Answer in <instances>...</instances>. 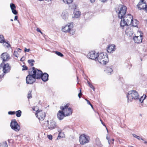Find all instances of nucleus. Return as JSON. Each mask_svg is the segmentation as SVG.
Instances as JSON below:
<instances>
[{
    "mask_svg": "<svg viewBox=\"0 0 147 147\" xmlns=\"http://www.w3.org/2000/svg\"><path fill=\"white\" fill-rule=\"evenodd\" d=\"M11 10L13 13V14H14V15L17 14L18 12L15 9H12Z\"/></svg>",
    "mask_w": 147,
    "mask_h": 147,
    "instance_id": "4c0bfd02",
    "label": "nucleus"
},
{
    "mask_svg": "<svg viewBox=\"0 0 147 147\" xmlns=\"http://www.w3.org/2000/svg\"><path fill=\"white\" fill-rule=\"evenodd\" d=\"M142 35L140 34V36H135L133 38L134 40L135 43H140L142 41Z\"/></svg>",
    "mask_w": 147,
    "mask_h": 147,
    "instance_id": "4468645a",
    "label": "nucleus"
},
{
    "mask_svg": "<svg viewBox=\"0 0 147 147\" xmlns=\"http://www.w3.org/2000/svg\"><path fill=\"white\" fill-rule=\"evenodd\" d=\"M74 16L73 17V18H79L81 14V12L79 11H75L74 12Z\"/></svg>",
    "mask_w": 147,
    "mask_h": 147,
    "instance_id": "6ab92c4d",
    "label": "nucleus"
},
{
    "mask_svg": "<svg viewBox=\"0 0 147 147\" xmlns=\"http://www.w3.org/2000/svg\"><path fill=\"white\" fill-rule=\"evenodd\" d=\"M48 74L47 73H45L43 74H42L41 75V78L43 81L46 82L48 80Z\"/></svg>",
    "mask_w": 147,
    "mask_h": 147,
    "instance_id": "a211bd4d",
    "label": "nucleus"
},
{
    "mask_svg": "<svg viewBox=\"0 0 147 147\" xmlns=\"http://www.w3.org/2000/svg\"><path fill=\"white\" fill-rule=\"evenodd\" d=\"M106 129H107V132H108V130H107V128H106Z\"/></svg>",
    "mask_w": 147,
    "mask_h": 147,
    "instance_id": "774afa93",
    "label": "nucleus"
},
{
    "mask_svg": "<svg viewBox=\"0 0 147 147\" xmlns=\"http://www.w3.org/2000/svg\"><path fill=\"white\" fill-rule=\"evenodd\" d=\"M113 71V70L112 68L108 67L107 68L106 70V73L109 75L111 74V73Z\"/></svg>",
    "mask_w": 147,
    "mask_h": 147,
    "instance_id": "4be33fe9",
    "label": "nucleus"
},
{
    "mask_svg": "<svg viewBox=\"0 0 147 147\" xmlns=\"http://www.w3.org/2000/svg\"><path fill=\"white\" fill-rule=\"evenodd\" d=\"M90 105L91 106L92 108L93 109V106L92 105V104H91V105Z\"/></svg>",
    "mask_w": 147,
    "mask_h": 147,
    "instance_id": "052dcab7",
    "label": "nucleus"
},
{
    "mask_svg": "<svg viewBox=\"0 0 147 147\" xmlns=\"http://www.w3.org/2000/svg\"><path fill=\"white\" fill-rule=\"evenodd\" d=\"M15 111H10L8 112V114L10 115H14L15 114Z\"/></svg>",
    "mask_w": 147,
    "mask_h": 147,
    "instance_id": "ea45409f",
    "label": "nucleus"
},
{
    "mask_svg": "<svg viewBox=\"0 0 147 147\" xmlns=\"http://www.w3.org/2000/svg\"><path fill=\"white\" fill-rule=\"evenodd\" d=\"M100 121L102 122V120L101 119H100Z\"/></svg>",
    "mask_w": 147,
    "mask_h": 147,
    "instance_id": "338daca9",
    "label": "nucleus"
},
{
    "mask_svg": "<svg viewBox=\"0 0 147 147\" xmlns=\"http://www.w3.org/2000/svg\"><path fill=\"white\" fill-rule=\"evenodd\" d=\"M112 141H113V142H112V143L113 144V142L114 141V139H112Z\"/></svg>",
    "mask_w": 147,
    "mask_h": 147,
    "instance_id": "13d9d810",
    "label": "nucleus"
},
{
    "mask_svg": "<svg viewBox=\"0 0 147 147\" xmlns=\"http://www.w3.org/2000/svg\"><path fill=\"white\" fill-rule=\"evenodd\" d=\"M30 51V49H26V47L24 48V51L25 52H29Z\"/></svg>",
    "mask_w": 147,
    "mask_h": 147,
    "instance_id": "79ce46f5",
    "label": "nucleus"
},
{
    "mask_svg": "<svg viewBox=\"0 0 147 147\" xmlns=\"http://www.w3.org/2000/svg\"><path fill=\"white\" fill-rule=\"evenodd\" d=\"M106 139L108 140V142L109 144H110L111 143V140H109V138L107 136Z\"/></svg>",
    "mask_w": 147,
    "mask_h": 147,
    "instance_id": "37998d69",
    "label": "nucleus"
},
{
    "mask_svg": "<svg viewBox=\"0 0 147 147\" xmlns=\"http://www.w3.org/2000/svg\"><path fill=\"white\" fill-rule=\"evenodd\" d=\"M127 9V7L125 6L120 5L117 10H116V12L118 13L119 18L121 19V21L123 20L128 15L125 16Z\"/></svg>",
    "mask_w": 147,
    "mask_h": 147,
    "instance_id": "7ed1b4c3",
    "label": "nucleus"
},
{
    "mask_svg": "<svg viewBox=\"0 0 147 147\" xmlns=\"http://www.w3.org/2000/svg\"><path fill=\"white\" fill-rule=\"evenodd\" d=\"M23 68L22 69V70H26L28 69V67L26 65H23L22 66Z\"/></svg>",
    "mask_w": 147,
    "mask_h": 147,
    "instance_id": "e433bc0d",
    "label": "nucleus"
},
{
    "mask_svg": "<svg viewBox=\"0 0 147 147\" xmlns=\"http://www.w3.org/2000/svg\"><path fill=\"white\" fill-rule=\"evenodd\" d=\"M97 53L96 54L94 52L91 51L89 53L88 55V56L89 57V58L92 59H95L96 61V58H97Z\"/></svg>",
    "mask_w": 147,
    "mask_h": 147,
    "instance_id": "2eb2a0df",
    "label": "nucleus"
},
{
    "mask_svg": "<svg viewBox=\"0 0 147 147\" xmlns=\"http://www.w3.org/2000/svg\"><path fill=\"white\" fill-rule=\"evenodd\" d=\"M48 138L51 140L52 139V136L51 135H49L47 136Z\"/></svg>",
    "mask_w": 147,
    "mask_h": 147,
    "instance_id": "a19ab883",
    "label": "nucleus"
},
{
    "mask_svg": "<svg viewBox=\"0 0 147 147\" xmlns=\"http://www.w3.org/2000/svg\"><path fill=\"white\" fill-rule=\"evenodd\" d=\"M64 136V134L61 132H59L58 137V139H59L60 138H63Z\"/></svg>",
    "mask_w": 147,
    "mask_h": 147,
    "instance_id": "cd10ccee",
    "label": "nucleus"
},
{
    "mask_svg": "<svg viewBox=\"0 0 147 147\" xmlns=\"http://www.w3.org/2000/svg\"><path fill=\"white\" fill-rule=\"evenodd\" d=\"M10 6L11 10L12 9H15L16 8V7L15 4L13 3L10 4Z\"/></svg>",
    "mask_w": 147,
    "mask_h": 147,
    "instance_id": "72a5a7b5",
    "label": "nucleus"
},
{
    "mask_svg": "<svg viewBox=\"0 0 147 147\" xmlns=\"http://www.w3.org/2000/svg\"><path fill=\"white\" fill-rule=\"evenodd\" d=\"M40 33H41L42 34H43V33H42V32L41 31H40Z\"/></svg>",
    "mask_w": 147,
    "mask_h": 147,
    "instance_id": "e2e57ef3",
    "label": "nucleus"
},
{
    "mask_svg": "<svg viewBox=\"0 0 147 147\" xmlns=\"http://www.w3.org/2000/svg\"><path fill=\"white\" fill-rule=\"evenodd\" d=\"M144 143L145 144H147V142L146 141H144Z\"/></svg>",
    "mask_w": 147,
    "mask_h": 147,
    "instance_id": "bf43d9fd",
    "label": "nucleus"
},
{
    "mask_svg": "<svg viewBox=\"0 0 147 147\" xmlns=\"http://www.w3.org/2000/svg\"><path fill=\"white\" fill-rule=\"evenodd\" d=\"M87 82L88 84L89 85V86L90 88H91L93 87V86L91 83H90L89 81H88Z\"/></svg>",
    "mask_w": 147,
    "mask_h": 147,
    "instance_id": "c03bdc74",
    "label": "nucleus"
},
{
    "mask_svg": "<svg viewBox=\"0 0 147 147\" xmlns=\"http://www.w3.org/2000/svg\"><path fill=\"white\" fill-rule=\"evenodd\" d=\"M141 139L142 140H144V139L142 138H141Z\"/></svg>",
    "mask_w": 147,
    "mask_h": 147,
    "instance_id": "69168bd1",
    "label": "nucleus"
},
{
    "mask_svg": "<svg viewBox=\"0 0 147 147\" xmlns=\"http://www.w3.org/2000/svg\"><path fill=\"white\" fill-rule=\"evenodd\" d=\"M93 90H94V91L95 90V88L94 87V86H93L91 88Z\"/></svg>",
    "mask_w": 147,
    "mask_h": 147,
    "instance_id": "6e6d98bb",
    "label": "nucleus"
},
{
    "mask_svg": "<svg viewBox=\"0 0 147 147\" xmlns=\"http://www.w3.org/2000/svg\"><path fill=\"white\" fill-rule=\"evenodd\" d=\"M4 42V38L2 35H0V43H2Z\"/></svg>",
    "mask_w": 147,
    "mask_h": 147,
    "instance_id": "c85d7f7f",
    "label": "nucleus"
},
{
    "mask_svg": "<svg viewBox=\"0 0 147 147\" xmlns=\"http://www.w3.org/2000/svg\"><path fill=\"white\" fill-rule=\"evenodd\" d=\"M28 62L31 66H32L34 65L33 63H34L35 62V61L33 59H30L28 60Z\"/></svg>",
    "mask_w": 147,
    "mask_h": 147,
    "instance_id": "393cba45",
    "label": "nucleus"
},
{
    "mask_svg": "<svg viewBox=\"0 0 147 147\" xmlns=\"http://www.w3.org/2000/svg\"><path fill=\"white\" fill-rule=\"evenodd\" d=\"M31 91H29L28 93V99L32 98V94H31Z\"/></svg>",
    "mask_w": 147,
    "mask_h": 147,
    "instance_id": "f704fd0d",
    "label": "nucleus"
},
{
    "mask_svg": "<svg viewBox=\"0 0 147 147\" xmlns=\"http://www.w3.org/2000/svg\"><path fill=\"white\" fill-rule=\"evenodd\" d=\"M80 93H79L78 94V96L80 98L81 97V95H82V93L81 92V90H80Z\"/></svg>",
    "mask_w": 147,
    "mask_h": 147,
    "instance_id": "a18cd8bd",
    "label": "nucleus"
},
{
    "mask_svg": "<svg viewBox=\"0 0 147 147\" xmlns=\"http://www.w3.org/2000/svg\"><path fill=\"white\" fill-rule=\"evenodd\" d=\"M0 57L3 60L2 63H3L8 61L10 59V56L7 52H4L2 53Z\"/></svg>",
    "mask_w": 147,
    "mask_h": 147,
    "instance_id": "9b49d317",
    "label": "nucleus"
},
{
    "mask_svg": "<svg viewBox=\"0 0 147 147\" xmlns=\"http://www.w3.org/2000/svg\"><path fill=\"white\" fill-rule=\"evenodd\" d=\"M145 9L146 10V11H147V7H146V8Z\"/></svg>",
    "mask_w": 147,
    "mask_h": 147,
    "instance_id": "680f3d73",
    "label": "nucleus"
},
{
    "mask_svg": "<svg viewBox=\"0 0 147 147\" xmlns=\"http://www.w3.org/2000/svg\"><path fill=\"white\" fill-rule=\"evenodd\" d=\"M146 7V5H140V6H138V9L140 10H141V9H145Z\"/></svg>",
    "mask_w": 147,
    "mask_h": 147,
    "instance_id": "bb28decb",
    "label": "nucleus"
},
{
    "mask_svg": "<svg viewBox=\"0 0 147 147\" xmlns=\"http://www.w3.org/2000/svg\"><path fill=\"white\" fill-rule=\"evenodd\" d=\"M93 90H94V91L95 90V88L94 87V86H93L91 88Z\"/></svg>",
    "mask_w": 147,
    "mask_h": 147,
    "instance_id": "5fc2aeb1",
    "label": "nucleus"
},
{
    "mask_svg": "<svg viewBox=\"0 0 147 147\" xmlns=\"http://www.w3.org/2000/svg\"><path fill=\"white\" fill-rule=\"evenodd\" d=\"M3 45L5 47H6L7 48H8L10 46L9 44L5 41L4 42H3Z\"/></svg>",
    "mask_w": 147,
    "mask_h": 147,
    "instance_id": "7c9ffc66",
    "label": "nucleus"
},
{
    "mask_svg": "<svg viewBox=\"0 0 147 147\" xmlns=\"http://www.w3.org/2000/svg\"><path fill=\"white\" fill-rule=\"evenodd\" d=\"M96 61H98L101 64H106L108 62V56L106 55H104L103 53L99 54L97 53Z\"/></svg>",
    "mask_w": 147,
    "mask_h": 147,
    "instance_id": "39448f33",
    "label": "nucleus"
},
{
    "mask_svg": "<svg viewBox=\"0 0 147 147\" xmlns=\"http://www.w3.org/2000/svg\"><path fill=\"white\" fill-rule=\"evenodd\" d=\"M90 1L92 3L95 1V0H90Z\"/></svg>",
    "mask_w": 147,
    "mask_h": 147,
    "instance_id": "603ef678",
    "label": "nucleus"
},
{
    "mask_svg": "<svg viewBox=\"0 0 147 147\" xmlns=\"http://www.w3.org/2000/svg\"><path fill=\"white\" fill-rule=\"evenodd\" d=\"M16 115L17 117H20L21 116L22 114V111L20 110L17 111L15 112Z\"/></svg>",
    "mask_w": 147,
    "mask_h": 147,
    "instance_id": "b1692460",
    "label": "nucleus"
},
{
    "mask_svg": "<svg viewBox=\"0 0 147 147\" xmlns=\"http://www.w3.org/2000/svg\"><path fill=\"white\" fill-rule=\"evenodd\" d=\"M61 16L63 19L65 20L68 18V14L67 13H62Z\"/></svg>",
    "mask_w": 147,
    "mask_h": 147,
    "instance_id": "aec40b11",
    "label": "nucleus"
},
{
    "mask_svg": "<svg viewBox=\"0 0 147 147\" xmlns=\"http://www.w3.org/2000/svg\"><path fill=\"white\" fill-rule=\"evenodd\" d=\"M96 143L97 145L100 147H101L102 145L101 143L99 138H96Z\"/></svg>",
    "mask_w": 147,
    "mask_h": 147,
    "instance_id": "412c9836",
    "label": "nucleus"
},
{
    "mask_svg": "<svg viewBox=\"0 0 147 147\" xmlns=\"http://www.w3.org/2000/svg\"><path fill=\"white\" fill-rule=\"evenodd\" d=\"M13 55L16 57H18V53L17 52V51H14Z\"/></svg>",
    "mask_w": 147,
    "mask_h": 147,
    "instance_id": "c9c22d12",
    "label": "nucleus"
},
{
    "mask_svg": "<svg viewBox=\"0 0 147 147\" xmlns=\"http://www.w3.org/2000/svg\"><path fill=\"white\" fill-rule=\"evenodd\" d=\"M18 18V17L17 16H15V18H14V20H17Z\"/></svg>",
    "mask_w": 147,
    "mask_h": 147,
    "instance_id": "8fccbe9b",
    "label": "nucleus"
},
{
    "mask_svg": "<svg viewBox=\"0 0 147 147\" xmlns=\"http://www.w3.org/2000/svg\"><path fill=\"white\" fill-rule=\"evenodd\" d=\"M36 117L38 119L41 121L44 120L45 117V113L42 112V111L38 110L36 111Z\"/></svg>",
    "mask_w": 147,
    "mask_h": 147,
    "instance_id": "9d476101",
    "label": "nucleus"
},
{
    "mask_svg": "<svg viewBox=\"0 0 147 147\" xmlns=\"http://www.w3.org/2000/svg\"><path fill=\"white\" fill-rule=\"evenodd\" d=\"M93 90H94V91L95 90V88L94 87V86H93L91 88Z\"/></svg>",
    "mask_w": 147,
    "mask_h": 147,
    "instance_id": "864d4df0",
    "label": "nucleus"
},
{
    "mask_svg": "<svg viewBox=\"0 0 147 147\" xmlns=\"http://www.w3.org/2000/svg\"><path fill=\"white\" fill-rule=\"evenodd\" d=\"M28 74H31L36 79H38L41 78L42 72L41 71L33 67L29 69Z\"/></svg>",
    "mask_w": 147,
    "mask_h": 147,
    "instance_id": "20e7f679",
    "label": "nucleus"
},
{
    "mask_svg": "<svg viewBox=\"0 0 147 147\" xmlns=\"http://www.w3.org/2000/svg\"><path fill=\"white\" fill-rule=\"evenodd\" d=\"M132 135L134 137L136 138L138 140H140V136H137L134 134H132Z\"/></svg>",
    "mask_w": 147,
    "mask_h": 147,
    "instance_id": "58836bf2",
    "label": "nucleus"
},
{
    "mask_svg": "<svg viewBox=\"0 0 147 147\" xmlns=\"http://www.w3.org/2000/svg\"><path fill=\"white\" fill-rule=\"evenodd\" d=\"M56 126V123L54 121L52 120L51 121L48 126V129L51 130L55 128Z\"/></svg>",
    "mask_w": 147,
    "mask_h": 147,
    "instance_id": "ddd939ff",
    "label": "nucleus"
},
{
    "mask_svg": "<svg viewBox=\"0 0 147 147\" xmlns=\"http://www.w3.org/2000/svg\"><path fill=\"white\" fill-rule=\"evenodd\" d=\"M86 100L87 102V103L89 105H91V104L90 103V102L89 101V100H87V99H86Z\"/></svg>",
    "mask_w": 147,
    "mask_h": 147,
    "instance_id": "09e8293b",
    "label": "nucleus"
},
{
    "mask_svg": "<svg viewBox=\"0 0 147 147\" xmlns=\"http://www.w3.org/2000/svg\"><path fill=\"white\" fill-rule=\"evenodd\" d=\"M0 147H8V145L6 143H3L1 144Z\"/></svg>",
    "mask_w": 147,
    "mask_h": 147,
    "instance_id": "473e14b6",
    "label": "nucleus"
},
{
    "mask_svg": "<svg viewBox=\"0 0 147 147\" xmlns=\"http://www.w3.org/2000/svg\"><path fill=\"white\" fill-rule=\"evenodd\" d=\"M55 53L61 57H63V55L61 53L58 51H55Z\"/></svg>",
    "mask_w": 147,
    "mask_h": 147,
    "instance_id": "2f4dec72",
    "label": "nucleus"
},
{
    "mask_svg": "<svg viewBox=\"0 0 147 147\" xmlns=\"http://www.w3.org/2000/svg\"><path fill=\"white\" fill-rule=\"evenodd\" d=\"M144 1V0H141L139 3L137 5V7H138V6H140L142 5H146V3H145Z\"/></svg>",
    "mask_w": 147,
    "mask_h": 147,
    "instance_id": "5701e85b",
    "label": "nucleus"
},
{
    "mask_svg": "<svg viewBox=\"0 0 147 147\" xmlns=\"http://www.w3.org/2000/svg\"><path fill=\"white\" fill-rule=\"evenodd\" d=\"M129 32H131V34H132L133 33L132 32V30H131V28H127V29L125 31V32L127 34H129Z\"/></svg>",
    "mask_w": 147,
    "mask_h": 147,
    "instance_id": "a878e982",
    "label": "nucleus"
},
{
    "mask_svg": "<svg viewBox=\"0 0 147 147\" xmlns=\"http://www.w3.org/2000/svg\"><path fill=\"white\" fill-rule=\"evenodd\" d=\"M15 51H17V52H19L20 53L21 51V49L19 48H18L17 49H16Z\"/></svg>",
    "mask_w": 147,
    "mask_h": 147,
    "instance_id": "49530a36",
    "label": "nucleus"
},
{
    "mask_svg": "<svg viewBox=\"0 0 147 147\" xmlns=\"http://www.w3.org/2000/svg\"><path fill=\"white\" fill-rule=\"evenodd\" d=\"M10 20L11 21H13V20L12 19H11Z\"/></svg>",
    "mask_w": 147,
    "mask_h": 147,
    "instance_id": "0e129e2a",
    "label": "nucleus"
},
{
    "mask_svg": "<svg viewBox=\"0 0 147 147\" xmlns=\"http://www.w3.org/2000/svg\"><path fill=\"white\" fill-rule=\"evenodd\" d=\"M89 136L84 134L81 135L80 137V143L82 144H84L88 143L89 142Z\"/></svg>",
    "mask_w": 147,
    "mask_h": 147,
    "instance_id": "423d86ee",
    "label": "nucleus"
},
{
    "mask_svg": "<svg viewBox=\"0 0 147 147\" xmlns=\"http://www.w3.org/2000/svg\"><path fill=\"white\" fill-rule=\"evenodd\" d=\"M36 31L38 32H40L41 30L39 28H37L36 29Z\"/></svg>",
    "mask_w": 147,
    "mask_h": 147,
    "instance_id": "3c124183",
    "label": "nucleus"
},
{
    "mask_svg": "<svg viewBox=\"0 0 147 147\" xmlns=\"http://www.w3.org/2000/svg\"><path fill=\"white\" fill-rule=\"evenodd\" d=\"M101 123H102V124L103 125H104L106 127L105 125L104 124V123L102 122Z\"/></svg>",
    "mask_w": 147,
    "mask_h": 147,
    "instance_id": "4d7b16f0",
    "label": "nucleus"
},
{
    "mask_svg": "<svg viewBox=\"0 0 147 147\" xmlns=\"http://www.w3.org/2000/svg\"><path fill=\"white\" fill-rule=\"evenodd\" d=\"M10 126L11 128L15 131H18L20 130V126L15 119H13L11 121Z\"/></svg>",
    "mask_w": 147,
    "mask_h": 147,
    "instance_id": "0eeeda50",
    "label": "nucleus"
},
{
    "mask_svg": "<svg viewBox=\"0 0 147 147\" xmlns=\"http://www.w3.org/2000/svg\"><path fill=\"white\" fill-rule=\"evenodd\" d=\"M73 27V24L72 23L68 24L65 27L62 28V30L64 32H68Z\"/></svg>",
    "mask_w": 147,
    "mask_h": 147,
    "instance_id": "f8f14e48",
    "label": "nucleus"
},
{
    "mask_svg": "<svg viewBox=\"0 0 147 147\" xmlns=\"http://www.w3.org/2000/svg\"><path fill=\"white\" fill-rule=\"evenodd\" d=\"M69 32H70V33L72 35L74 34V32L71 29V30L69 31Z\"/></svg>",
    "mask_w": 147,
    "mask_h": 147,
    "instance_id": "de8ad7c7",
    "label": "nucleus"
},
{
    "mask_svg": "<svg viewBox=\"0 0 147 147\" xmlns=\"http://www.w3.org/2000/svg\"><path fill=\"white\" fill-rule=\"evenodd\" d=\"M139 23V22L136 20H133L132 16L131 14H128L123 20L121 21L120 25L123 27L125 26H128L131 24L133 26L136 27Z\"/></svg>",
    "mask_w": 147,
    "mask_h": 147,
    "instance_id": "f03ea898",
    "label": "nucleus"
},
{
    "mask_svg": "<svg viewBox=\"0 0 147 147\" xmlns=\"http://www.w3.org/2000/svg\"><path fill=\"white\" fill-rule=\"evenodd\" d=\"M36 79L31 74H29L26 78V83L27 84H32L35 82Z\"/></svg>",
    "mask_w": 147,
    "mask_h": 147,
    "instance_id": "6e6552de",
    "label": "nucleus"
},
{
    "mask_svg": "<svg viewBox=\"0 0 147 147\" xmlns=\"http://www.w3.org/2000/svg\"><path fill=\"white\" fill-rule=\"evenodd\" d=\"M62 110L65 114V116H68L71 115L72 113V110L71 108H68V106L65 105L64 107H62Z\"/></svg>",
    "mask_w": 147,
    "mask_h": 147,
    "instance_id": "1a4fd4ad",
    "label": "nucleus"
},
{
    "mask_svg": "<svg viewBox=\"0 0 147 147\" xmlns=\"http://www.w3.org/2000/svg\"><path fill=\"white\" fill-rule=\"evenodd\" d=\"M146 95L144 94L139 98V95L138 92L135 90H131L129 91L127 95L128 102H131L132 100H139L141 103L143 102V100L146 98Z\"/></svg>",
    "mask_w": 147,
    "mask_h": 147,
    "instance_id": "f257e3e1",
    "label": "nucleus"
},
{
    "mask_svg": "<svg viewBox=\"0 0 147 147\" xmlns=\"http://www.w3.org/2000/svg\"><path fill=\"white\" fill-rule=\"evenodd\" d=\"M73 0H63V2L65 3L69 4L71 3Z\"/></svg>",
    "mask_w": 147,
    "mask_h": 147,
    "instance_id": "c756f323",
    "label": "nucleus"
},
{
    "mask_svg": "<svg viewBox=\"0 0 147 147\" xmlns=\"http://www.w3.org/2000/svg\"><path fill=\"white\" fill-rule=\"evenodd\" d=\"M65 114L62 110L59 111L57 114V117L59 120H61L65 117Z\"/></svg>",
    "mask_w": 147,
    "mask_h": 147,
    "instance_id": "dca6fc26",
    "label": "nucleus"
},
{
    "mask_svg": "<svg viewBox=\"0 0 147 147\" xmlns=\"http://www.w3.org/2000/svg\"><path fill=\"white\" fill-rule=\"evenodd\" d=\"M115 45H109L107 49V52L111 53L112 52L114 51L115 50Z\"/></svg>",
    "mask_w": 147,
    "mask_h": 147,
    "instance_id": "f3484780",
    "label": "nucleus"
}]
</instances>
